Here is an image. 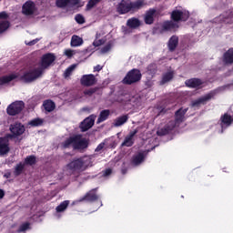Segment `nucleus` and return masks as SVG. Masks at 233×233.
<instances>
[{
    "instance_id": "obj_18",
    "label": "nucleus",
    "mask_w": 233,
    "mask_h": 233,
    "mask_svg": "<svg viewBox=\"0 0 233 233\" xmlns=\"http://www.w3.org/2000/svg\"><path fill=\"white\" fill-rule=\"evenodd\" d=\"M156 9L150 8L149 10L146 11L144 15V23L146 25H154L155 17H156Z\"/></svg>"
},
{
    "instance_id": "obj_30",
    "label": "nucleus",
    "mask_w": 233,
    "mask_h": 233,
    "mask_svg": "<svg viewBox=\"0 0 233 233\" xmlns=\"http://www.w3.org/2000/svg\"><path fill=\"white\" fill-rule=\"evenodd\" d=\"M224 63H226V65H232V63H233V48L228 49L224 54Z\"/></svg>"
},
{
    "instance_id": "obj_20",
    "label": "nucleus",
    "mask_w": 233,
    "mask_h": 233,
    "mask_svg": "<svg viewBox=\"0 0 233 233\" xmlns=\"http://www.w3.org/2000/svg\"><path fill=\"white\" fill-rule=\"evenodd\" d=\"M141 25L143 24L141 23V20H139V18L137 17H131L128 18L127 21V26L131 30H137V28H139Z\"/></svg>"
},
{
    "instance_id": "obj_19",
    "label": "nucleus",
    "mask_w": 233,
    "mask_h": 233,
    "mask_svg": "<svg viewBox=\"0 0 233 233\" xmlns=\"http://www.w3.org/2000/svg\"><path fill=\"white\" fill-rule=\"evenodd\" d=\"M174 128H176L174 122H168L164 127L157 131V135L159 137L168 136V134L171 133Z\"/></svg>"
},
{
    "instance_id": "obj_41",
    "label": "nucleus",
    "mask_w": 233,
    "mask_h": 233,
    "mask_svg": "<svg viewBox=\"0 0 233 233\" xmlns=\"http://www.w3.org/2000/svg\"><path fill=\"white\" fill-rule=\"evenodd\" d=\"M101 3V0H89L86 5V10H92L94 6L96 5H99Z\"/></svg>"
},
{
    "instance_id": "obj_29",
    "label": "nucleus",
    "mask_w": 233,
    "mask_h": 233,
    "mask_svg": "<svg viewBox=\"0 0 233 233\" xmlns=\"http://www.w3.org/2000/svg\"><path fill=\"white\" fill-rule=\"evenodd\" d=\"M110 116V111L108 109H104L100 112L99 116L96 120V123H103L104 121H106L108 117Z\"/></svg>"
},
{
    "instance_id": "obj_10",
    "label": "nucleus",
    "mask_w": 233,
    "mask_h": 233,
    "mask_svg": "<svg viewBox=\"0 0 233 233\" xmlns=\"http://www.w3.org/2000/svg\"><path fill=\"white\" fill-rule=\"evenodd\" d=\"M56 61V56L52 53H46L42 56L41 62H40V66L38 68H42V70H45L48 68Z\"/></svg>"
},
{
    "instance_id": "obj_4",
    "label": "nucleus",
    "mask_w": 233,
    "mask_h": 233,
    "mask_svg": "<svg viewBox=\"0 0 233 233\" xmlns=\"http://www.w3.org/2000/svg\"><path fill=\"white\" fill-rule=\"evenodd\" d=\"M67 168L68 170H71V172H85V170L88 168V165L86 164L85 157H79L69 162L67 164Z\"/></svg>"
},
{
    "instance_id": "obj_39",
    "label": "nucleus",
    "mask_w": 233,
    "mask_h": 233,
    "mask_svg": "<svg viewBox=\"0 0 233 233\" xmlns=\"http://www.w3.org/2000/svg\"><path fill=\"white\" fill-rule=\"evenodd\" d=\"M7 28H10L9 21H0V34L6 32Z\"/></svg>"
},
{
    "instance_id": "obj_58",
    "label": "nucleus",
    "mask_w": 233,
    "mask_h": 233,
    "mask_svg": "<svg viewBox=\"0 0 233 233\" xmlns=\"http://www.w3.org/2000/svg\"><path fill=\"white\" fill-rule=\"evenodd\" d=\"M166 113H167V109L163 108V109L159 112L158 116H161V114H166Z\"/></svg>"
},
{
    "instance_id": "obj_25",
    "label": "nucleus",
    "mask_w": 233,
    "mask_h": 233,
    "mask_svg": "<svg viewBox=\"0 0 233 233\" xmlns=\"http://www.w3.org/2000/svg\"><path fill=\"white\" fill-rule=\"evenodd\" d=\"M77 141V137L76 135L69 137L68 138H66L63 143H62V147L63 148H76V143Z\"/></svg>"
},
{
    "instance_id": "obj_43",
    "label": "nucleus",
    "mask_w": 233,
    "mask_h": 233,
    "mask_svg": "<svg viewBox=\"0 0 233 233\" xmlns=\"http://www.w3.org/2000/svg\"><path fill=\"white\" fill-rule=\"evenodd\" d=\"M147 72L148 74L152 75V74H156V72H157V66L156 64H149L147 66Z\"/></svg>"
},
{
    "instance_id": "obj_56",
    "label": "nucleus",
    "mask_w": 233,
    "mask_h": 233,
    "mask_svg": "<svg viewBox=\"0 0 233 233\" xmlns=\"http://www.w3.org/2000/svg\"><path fill=\"white\" fill-rule=\"evenodd\" d=\"M5 198V190L0 189V199H3Z\"/></svg>"
},
{
    "instance_id": "obj_16",
    "label": "nucleus",
    "mask_w": 233,
    "mask_h": 233,
    "mask_svg": "<svg viewBox=\"0 0 233 233\" xmlns=\"http://www.w3.org/2000/svg\"><path fill=\"white\" fill-rule=\"evenodd\" d=\"M89 142L86 138H83V136L76 135V142L75 144V150H85L88 148Z\"/></svg>"
},
{
    "instance_id": "obj_7",
    "label": "nucleus",
    "mask_w": 233,
    "mask_h": 233,
    "mask_svg": "<svg viewBox=\"0 0 233 233\" xmlns=\"http://www.w3.org/2000/svg\"><path fill=\"white\" fill-rule=\"evenodd\" d=\"M24 108H25V102L15 101L7 106L6 112L8 116H17L21 114V112H23Z\"/></svg>"
},
{
    "instance_id": "obj_21",
    "label": "nucleus",
    "mask_w": 233,
    "mask_h": 233,
    "mask_svg": "<svg viewBox=\"0 0 233 233\" xmlns=\"http://www.w3.org/2000/svg\"><path fill=\"white\" fill-rule=\"evenodd\" d=\"M217 94H218L217 90H212L209 93L206 94L205 96L198 97V101L200 105L201 106L207 105L208 101H211V99H214V97H216Z\"/></svg>"
},
{
    "instance_id": "obj_32",
    "label": "nucleus",
    "mask_w": 233,
    "mask_h": 233,
    "mask_svg": "<svg viewBox=\"0 0 233 233\" xmlns=\"http://www.w3.org/2000/svg\"><path fill=\"white\" fill-rule=\"evenodd\" d=\"M174 79V71L167 72L162 76L161 85H165Z\"/></svg>"
},
{
    "instance_id": "obj_48",
    "label": "nucleus",
    "mask_w": 233,
    "mask_h": 233,
    "mask_svg": "<svg viewBox=\"0 0 233 233\" xmlns=\"http://www.w3.org/2000/svg\"><path fill=\"white\" fill-rule=\"evenodd\" d=\"M103 177H108V176L112 175V168H106V170L102 171Z\"/></svg>"
},
{
    "instance_id": "obj_34",
    "label": "nucleus",
    "mask_w": 233,
    "mask_h": 233,
    "mask_svg": "<svg viewBox=\"0 0 233 233\" xmlns=\"http://www.w3.org/2000/svg\"><path fill=\"white\" fill-rule=\"evenodd\" d=\"M24 171H25V164L20 162L15 167L14 176H15V177H17L21 176Z\"/></svg>"
},
{
    "instance_id": "obj_55",
    "label": "nucleus",
    "mask_w": 233,
    "mask_h": 233,
    "mask_svg": "<svg viewBox=\"0 0 233 233\" xmlns=\"http://www.w3.org/2000/svg\"><path fill=\"white\" fill-rule=\"evenodd\" d=\"M37 41H39L38 39H35L33 41H30L27 45L29 46H34V45H35L37 43Z\"/></svg>"
},
{
    "instance_id": "obj_42",
    "label": "nucleus",
    "mask_w": 233,
    "mask_h": 233,
    "mask_svg": "<svg viewBox=\"0 0 233 233\" xmlns=\"http://www.w3.org/2000/svg\"><path fill=\"white\" fill-rule=\"evenodd\" d=\"M76 70V65H72L69 67H67L64 73L65 77H70L72 76V73Z\"/></svg>"
},
{
    "instance_id": "obj_53",
    "label": "nucleus",
    "mask_w": 233,
    "mask_h": 233,
    "mask_svg": "<svg viewBox=\"0 0 233 233\" xmlns=\"http://www.w3.org/2000/svg\"><path fill=\"white\" fill-rule=\"evenodd\" d=\"M79 1L80 0H69V5L76 6V5H79Z\"/></svg>"
},
{
    "instance_id": "obj_59",
    "label": "nucleus",
    "mask_w": 233,
    "mask_h": 233,
    "mask_svg": "<svg viewBox=\"0 0 233 233\" xmlns=\"http://www.w3.org/2000/svg\"><path fill=\"white\" fill-rule=\"evenodd\" d=\"M97 95H98V96L101 95V92H100V93H97Z\"/></svg>"
},
{
    "instance_id": "obj_47",
    "label": "nucleus",
    "mask_w": 233,
    "mask_h": 233,
    "mask_svg": "<svg viewBox=\"0 0 233 233\" xmlns=\"http://www.w3.org/2000/svg\"><path fill=\"white\" fill-rule=\"evenodd\" d=\"M191 106H193V108H200L201 107V104L199 102V99H196L192 102Z\"/></svg>"
},
{
    "instance_id": "obj_13",
    "label": "nucleus",
    "mask_w": 233,
    "mask_h": 233,
    "mask_svg": "<svg viewBox=\"0 0 233 233\" xmlns=\"http://www.w3.org/2000/svg\"><path fill=\"white\" fill-rule=\"evenodd\" d=\"M24 15H34L35 14V3L32 0L26 1L22 6Z\"/></svg>"
},
{
    "instance_id": "obj_57",
    "label": "nucleus",
    "mask_w": 233,
    "mask_h": 233,
    "mask_svg": "<svg viewBox=\"0 0 233 233\" xmlns=\"http://www.w3.org/2000/svg\"><path fill=\"white\" fill-rule=\"evenodd\" d=\"M127 172H128V169H127V167H123V168L121 169V173H122L123 175L127 174Z\"/></svg>"
},
{
    "instance_id": "obj_44",
    "label": "nucleus",
    "mask_w": 233,
    "mask_h": 233,
    "mask_svg": "<svg viewBox=\"0 0 233 233\" xmlns=\"http://www.w3.org/2000/svg\"><path fill=\"white\" fill-rule=\"evenodd\" d=\"M28 229H30V223L25 222L19 227V228L17 229V232H26V230Z\"/></svg>"
},
{
    "instance_id": "obj_51",
    "label": "nucleus",
    "mask_w": 233,
    "mask_h": 233,
    "mask_svg": "<svg viewBox=\"0 0 233 233\" xmlns=\"http://www.w3.org/2000/svg\"><path fill=\"white\" fill-rule=\"evenodd\" d=\"M65 54H66V56L72 57V56H74V50H72V49H66V50L65 51Z\"/></svg>"
},
{
    "instance_id": "obj_24",
    "label": "nucleus",
    "mask_w": 233,
    "mask_h": 233,
    "mask_svg": "<svg viewBox=\"0 0 233 233\" xmlns=\"http://www.w3.org/2000/svg\"><path fill=\"white\" fill-rule=\"evenodd\" d=\"M137 134V129L131 131L129 135H127L121 144V147H132L134 145V137Z\"/></svg>"
},
{
    "instance_id": "obj_2",
    "label": "nucleus",
    "mask_w": 233,
    "mask_h": 233,
    "mask_svg": "<svg viewBox=\"0 0 233 233\" xmlns=\"http://www.w3.org/2000/svg\"><path fill=\"white\" fill-rule=\"evenodd\" d=\"M141 77H143L141 70L133 68L127 73L126 76L122 80V83L124 85H134L136 83H139V81H141Z\"/></svg>"
},
{
    "instance_id": "obj_37",
    "label": "nucleus",
    "mask_w": 233,
    "mask_h": 233,
    "mask_svg": "<svg viewBox=\"0 0 233 233\" xmlns=\"http://www.w3.org/2000/svg\"><path fill=\"white\" fill-rule=\"evenodd\" d=\"M69 205H70V201L65 200L61 202L59 206L56 207V212H65L66 208H68Z\"/></svg>"
},
{
    "instance_id": "obj_45",
    "label": "nucleus",
    "mask_w": 233,
    "mask_h": 233,
    "mask_svg": "<svg viewBox=\"0 0 233 233\" xmlns=\"http://www.w3.org/2000/svg\"><path fill=\"white\" fill-rule=\"evenodd\" d=\"M75 20L78 25H83L85 23V17L79 14L75 16Z\"/></svg>"
},
{
    "instance_id": "obj_27",
    "label": "nucleus",
    "mask_w": 233,
    "mask_h": 233,
    "mask_svg": "<svg viewBox=\"0 0 233 233\" xmlns=\"http://www.w3.org/2000/svg\"><path fill=\"white\" fill-rule=\"evenodd\" d=\"M144 161H145V155L143 153H138L133 156L131 159V165H133V167H139V165H141V163H143Z\"/></svg>"
},
{
    "instance_id": "obj_38",
    "label": "nucleus",
    "mask_w": 233,
    "mask_h": 233,
    "mask_svg": "<svg viewBox=\"0 0 233 233\" xmlns=\"http://www.w3.org/2000/svg\"><path fill=\"white\" fill-rule=\"evenodd\" d=\"M99 90H101V87H99V86L91 87V88H89V89H86V90L84 91V95H85V96H94V94L99 92Z\"/></svg>"
},
{
    "instance_id": "obj_31",
    "label": "nucleus",
    "mask_w": 233,
    "mask_h": 233,
    "mask_svg": "<svg viewBox=\"0 0 233 233\" xmlns=\"http://www.w3.org/2000/svg\"><path fill=\"white\" fill-rule=\"evenodd\" d=\"M128 121V115H123L121 116H118L115 121H114V127H123L125 123Z\"/></svg>"
},
{
    "instance_id": "obj_5",
    "label": "nucleus",
    "mask_w": 233,
    "mask_h": 233,
    "mask_svg": "<svg viewBox=\"0 0 233 233\" xmlns=\"http://www.w3.org/2000/svg\"><path fill=\"white\" fill-rule=\"evenodd\" d=\"M190 13L187 10L175 9L170 14V19L175 23H177V25L188 21Z\"/></svg>"
},
{
    "instance_id": "obj_50",
    "label": "nucleus",
    "mask_w": 233,
    "mask_h": 233,
    "mask_svg": "<svg viewBox=\"0 0 233 233\" xmlns=\"http://www.w3.org/2000/svg\"><path fill=\"white\" fill-rule=\"evenodd\" d=\"M103 148H105V143H100L96 148L95 149V152H101V150H103Z\"/></svg>"
},
{
    "instance_id": "obj_1",
    "label": "nucleus",
    "mask_w": 233,
    "mask_h": 233,
    "mask_svg": "<svg viewBox=\"0 0 233 233\" xmlns=\"http://www.w3.org/2000/svg\"><path fill=\"white\" fill-rule=\"evenodd\" d=\"M145 6V0H137L132 2L131 0H122L117 7L116 12L120 15H125V14H136L141 7Z\"/></svg>"
},
{
    "instance_id": "obj_35",
    "label": "nucleus",
    "mask_w": 233,
    "mask_h": 233,
    "mask_svg": "<svg viewBox=\"0 0 233 233\" xmlns=\"http://www.w3.org/2000/svg\"><path fill=\"white\" fill-rule=\"evenodd\" d=\"M45 119L36 117L28 122L29 127H43Z\"/></svg>"
},
{
    "instance_id": "obj_15",
    "label": "nucleus",
    "mask_w": 233,
    "mask_h": 233,
    "mask_svg": "<svg viewBox=\"0 0 233 233\" xmlns=\"http://www.w3.org/2000/svg\"><path fill=\"white\" fill-rule=\"evenodd\" d=\"M94 123H96V117L94 116H90L84 119L80 124V129L82 132H86L90 130L94 127Z\"/></svg>"
},
{
    "instance_id": "obj_49",
    "label": "nucleus",
    "mask_w": 233,
    "mask_h": 233,
    "mask_svg": "<svg viewBox=\"0 0 233 233\" xmlns=\"http://www.w3.org/2000/svg\"><path fill=\"white\" fill-rule=\"evenodd\" d=\"M93 45L95 46H101V45H105V40L104 39H98V40H95L93 42Z\"/></svg>"
},
{
    "instance_id": "obj_54",
    "label": "nucleus",
    "mask_w": 233,
    "mask_h": 233,
    "mask_svg": "<svg viewBox=\"0 0 233 233\" xmlns=\"http://www.w3.org/2000/svg\"><path fill=\"white\" fill-rule=\"evenodd\" d=\"M101 70H103V66L100 65H97L94 67V72H101Z\"/></svg>"
},
{
    "instance_id": "obj_14",
    "label": "nucleus",
    "mask_w": 233,
    "mask_h": 233,
    "mask_svg": "<svg viewBox=\"0 0 233 233\" xmlns=\"http://www.w3.org/2000/svg\"><path fill=\"white\" fill-rule=\"evenodd\" d=\"M97 188H93L84 197H82L79 201H86L87 203H94V201H97L99 199V196H97Z\"/></svg>"
},
{
    "instance_id": "obj_36",
    "label": "nucleus",
    "mask_w": 233,
    "mask_h": 233,
    "mask_svg": "<svg viewBox=\"0 0 233 233\" xmlns=\"http://www.w3.org/2000/svg\"><path fill=\"white\" fill-rule=\"evenodd\" d=\"M83 45V38L74 35L71 38V46H81Z\"/></svg>"
},
{
    "instance_id": "obj_40",
    "label": "nucleus",
    "mask_w": 233,
    "mask_h": 233,
    "mask_svg": "<svg viewBox=\"0 0 233 233\" xmlns=\"http://www.w3.org/2000/svg\"><path fill=\"white\" fill-rule=\"evenodd\" d=\"M56 5L58 8H65L70 5V0H56Z\"/></svg>"
},
{
    "instance_id": "obj_6",
    "label": "nucleus",
    "mask_w": 233,
    "mask_h": 233,
    "mask_svg": "<svg viewBox=\"0 0 233 233\" xmlns=\"http://www.w3.org/2000/svg\"><path fill=\"white\" fill-rule=\"evenodd\" d=\"M9 130L11 134H6L7 137H10V139H15V137H19V136H23L25 134V125L21 122H15L10 125Z\"/></svg>"
},
{
    "instance_id": "obj_52",
    "label": "nucleus",
    "mask_w": 233,
    "mask_h": 233,
    "mask_svg": "<svg viewBox=\"0 0 233 233\" xmlns=\"http://www.w3.org/2000/svg\"><path fill=\"white\" fill-rule=\"evenodd\" d=\"M0 19H8V14L5 11L0 12Z\"/></svg>"
},
{
    "instance_id": "obj_46",
    "label": "nucleus",
    "mask_w": 233,
    "mask_h": 233,
    "mask_svg": "<svg viewBox=\"0 0 233 233\" xmlns=\"http://www.w3.org/2000/svg\"><path fill=\"white\" fill-rule=\"evenodd\" d=\"M111 49H112V44H106V45L101 49V52H102V54H106V53L110 52Z\"/></svg>"
},
{
    "instance_id": "obj_22",
    "label": "nucleus",
    "mask_w": 233,
    "mask_h": 233,
    "mask_svg": "<svg viewBox=\"0 0 233 233\" xmlns=\"http://www.w3.org/2000/svg\"><path fill=\"white\" fill-rule=\"evenodd\" d=\"M19 77V74H10L7 76H0V86L3 85H8V83H12V81L17 79Z\"/></svg>"
},
{
    "instance_id": "obj_12",
    "label": "nucleus",
    "mask_w": 233,
    "mask_h": 233,
    "mask_svg": "<svg viewBox=\"0 0 233 233\" xmlns=\"http://www.w3.org/2000/svg\"><path fill=\"white\" fill-rule=\"evenodd\" d=\"M97 84V78L94 74L84 75L80 78V85L82 86H94Z\"/></svg>"
},
{
    "instance_id": "obj_33",
    "label": "nucleus",
    "mask_w": 233,
    "mask_h": 233,
    "mask_svg": "<svg viewBox=\"0 0 233 233\" xmlns=\"http://www.w3.org/2000/svg\"><path fill=\"white\" fill-rule=\"evenodd\" d=\"M35 163H37V157L35 155L27 156L24 161V165H29L30 167L35 165Z\"/></svg>"
},
{
    "instance_id": "obj_8",
    "label": "nucleus",
    "mask_w": 233,
    "mask_h": 233,
    "mask_svg": "<svg viewBox=\"0 0 233 233\" xmlns=\"http://www.w3.org/2000/svg\"><path fill=\"white\" fill-rule=\"evenodd\" d=\"M188 112V107H180L175 112V120L169 121V123H174V127H179L183 121H185V115Z\"/></svg>"
},
{
    "instance_id": "obj_3",
    "label": "nucleus",
    "mask_w": 233,
    "mask_h": 233,
    "mask_svg": "<svg viewBox=\"0 0 233 233\" xmlns=\"http://www.w3.org/2000/svg\"><path fill=\"white\" fill-rule=\"evenodd\" d=\"M43 76V68H35L24 73V76L19 77L20 81L23 83H32L35 81L38 77Z\"/></svg>"
},
{
    "instance_id": "obj_9",
    "label": "nucleus",
    "mask_w": 233,
    "mask_h": 233,
    "mask_svg": "<svg viewBox=\"0 0 233 233\" xmlns=\"http://www.w3.org/2000/svg\"><path fill=\"white\" fill-rule=\"evenodd\" d=\"M10 139L8 135L0 137V156H6L10 152Z\"/></svg>"
},
{
    "instance_id": "obj_17",
    "label": "nucleus",
    "mask_w": 233,
    "mask_h": 233,
    "mask_svg": "<svg viewBox=\"0 0 233 233\" xmlns=\"http://www.w3.org/2000/svg\"><path fill=\"white\" fill-rule=\"evenodd\" d=\"M233 123V116L228 113H225L220 116V127L223 131L224 128H228Z\"/></svg>"
},
{
    "instance_id": "obj_28",
    "label": "nucleus",
    "mask_w": 233,
    "mask_h": 233,
    "mask_svg": "<svg viewBox=\"0 0 233 233\" xmlns=\"http://www.w3.org/2000/svg\"><path fill=\"white\" fill-rule=\"evenodd\" d=\"M43 106L46 112H54L56 110V102L51 99L45 100L43 102Z\"/></svg>"
},
{
    "instance_id": "obj_11",
    "label": "nucleus",
    "mask_w": 233,
    "mask_h": 233,
    "mask_svg": "<svg viewBox=\"0 0 233 233\" xmlns=\"http://www.w3.org/2000/svg\"><path fill=\"white\" fill-rule=\"evenodd\" d=\"M179 29V24L176 23L174 20H166L161 25L162 32H177Z\"/></svg>"
},
{
    "instance_id": "obj_26",
    "label": "nucleus",
    "mask_w": 233,
    "mask_h": 233,
    "mask_svg": "<svg viewBox=\"0 0 233 233\" xmlns=\"http://www.w3.org/2000/svg\"><path fill=\"white\" fill-rule=\"evenodd\" d=\"M179 45V37L177 35H172L167 43V48L169 52H174L176 48H177V46Z\"/></svg>"
},
{
    "instance_id": "obj_23",
    "label": "nucleus",
    "mask_w": 233,
    "mask_h": 233,
    "mask_svg": "<svg viewBox=\"0 0 233 233\" xmlns=\"http://www.w3.org/2000/svg\"><path fill=\"white\" fill-rule=\"evenodd\" d=\"M185 85L187 88H199L203 85V80L200 78H190L186 80Z\"/></svg>"
}]
</instances>
